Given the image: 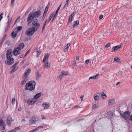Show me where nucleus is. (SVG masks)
<instances>
[{
	"mask_svg": "<svg viewBox=\"0 0 132 132\" xmlns=\"http://www.w3.org/2000/svg\"><path fill=\"white\" fill-rule=\"evenodd\" d=\"M36 84V82L34 81H29V82L26 84V89L30 91L34 90Z\"/></svg>",
	"mask_w": 132,
	"mask_h": 132,
	"instance_id": "nucleus-1",
	"label": "nucleus"
},
{
	"mask_svg": "<svg viewBox=\"0 0 132 132\" xmlns=\"http://www.w3.org/2000/svg\"><path fill=\"white\" fill-rule=\"evenodd\" d=\"M36 31L35 29L32 28H29L25 32L26 34L28 36L32 35L34 33V32Z\"/></svg>",
	"mask_w": 132,
	"mask_h": 132,
	"instance_id": "nucleus-2",
	"label": "nucleus"
},
{
	"mask_svg": "<svg viewBox=\"0 0 132 132\" xmlns=\"http://www.w3.org/2000/svg\"><path fill=\"white\" fill-rule=\"evenodd\" d=\"M32 24L33 26L34 27L32 28L35 29L36 30H37L39 28L40 24L38 22V20L37 19H35L32 22Z\"/></svg>",
	"mask_w": 132,
	"mask_h": 132,
	"instance_id": "nucleus-3",
	"label": "nucleus"
},
{
	"mask_svg": "<svg viewBox=\"0 0 132 132\" xmlns=\"http://www.w3.org/2000/svg\"><path fill=\"white\" fill-rule=\"evenodd\" d=\"M122 116L126 120L130 119L132 122V115L130 116V113L128 111H127L124 113L123 115Z\"/></svg>",
	"mask_w": 132,
	"mask_h": 132,
	"instance_id": "nucleus-4",
	"label": "nucleus"
},
{
	"mask_svg": "<svg viewBox=\"0 0 132 132\" xmlns=\"http://www.w3.org/2000/svg\"><path fill=\"white\" fill-rule=\"evenodd\" d=\"M35 17L33 15V13L30 12L29 15L27 19V21L29 24H30L32 21Z\"/></svg>",
	"mask_w": 132,
	"mask_h": 132,
	"instance_id": "nucleus-5",
	"label": "nucleus"
},
{
	"mask_svg": "<svg viewBox=\"0 0 132 132\" xmlns=\"http://www.w3.org/2000/svg\"><path fill=\"white\" fill-rule=\"evenodd\" d=\"M13 51L11 49L8 50L6 52V57L7 59L12 58Z\"/></svg>",
	"mask_w": 132,
	"mask_h": 132,
	"instance_id": "nucleus-6",
	"label": "nucleus"
},
{
	"mask_svg": "<svg viewBox=\"0 0 132 132\" xmlns=\"http://www.w3.org/2000/svg\"><path fill=\"white\" fill-rule=\"evenodd\" d=\"M7 61L5 62V63L10 65L12 64L14 62V60L13 58L7 59Z\"/></svg>",
	"mask_w": 132,
	"mask_h": 132,
	"instance_id": "nucleus-7",
	"label": "nucleus"
},
{
	"mask_svg": "<svg viewBox=\"0 0 132 132\" xmlns=\"http://www.w3.org/2000/svg\"><path fill=\"white\" fill-rule=\"evenodd\" d=\"M20 50L18 47L15 48L13 51V54L15 56H17L18 55L20 52Z\"/></svg>",
	"mask_w": 132,
	"mask_h": 132,
	"instance_id": "nucleus-8",
	"label": "nucleus"
},
{
	"mask_svg": "<svg viewBox=\"0 0 132 132\" xmlns=\"http://www.w3.org/2000/svg\"><path fill=\"white\" fill-rule=\"evenodd\" d=\"M44 63V68H49L50 67V63L47 61H43Z\"/></svg>",
	"mask_w": 132,
	"mask_h": 132,
	"instance_id": "nucleus-9",
	"label": "nucleus"
},
{
	"mask_svg": "<svg viewBox=\"0 0 132 132\" xmlns=\"http://www.w3.org/2000/svg\"><path fill=\"white\" fill-rule=\"evenodd\" d=\"M121 46H122L120 45L113 47L111 50V52H115L118 49L120 48Z\"/></svg>",
	"mask_w": 132,
	"mask_h": 132,
	"instance_id": "nucleus-10",
	"label": "nucleus"
},
{
	"mask_svg": "<svg viewBox=\"0 0 132 132\" xmlns=\"http://www.w3.org/2000/svg\"><path fill=\"white\" fill-rule=\"evenodd\" d=\"M36 101V100H35V99H29L27 102V103L28 104L32 105L34 104Z\"/></svg>",
	"mask_w": 132,
	"mask_h": 132,
	"instance_id": "nucleus-11",
	"label": "nucleus"
},
{
	"mask_svg": "<svg viewBox=\"0 0 132 132\" xmlns=\"http://www.w3.org/2000/svg\"><path fill=\"white\" fill-rule=\"evenodd\" d=\"M36 120L35 117H33L29 121V123L30 125L35 124H36Z\"/></svg>",
	"mask_w": 132,
	"mask_h": 132,
	"instance_id": "nucleus-12",
	"label": "nucleus"
},
{
	"mask_svg": "<svg viewBox=\"0 0 132 132\" xmlns=\"http://www.w3.org/2000/svg\"><path fill=\"white\" fill-rule=\"evenodd\" d=\"M41 11H40L38 10L36 11L34 13H33V15L35 17V18H38L41 14Z\"/></svg>",
	"mask_w": 132,
	"mask_h": 132,
	"instance_id": "nucleus-13",
	"label": "nucleus"
},
{
	"mask_svg": "<svg viewBox=\"0 0 132 132\" xmlns=\"http://www.w3.org/2000/svg\"><path fill=\"white\" fill-rule=\"evenodd\" d=\"M7 123L9 126H10L11 125V122H12V118L10 116H8L7 118Z\"/></svg>",
	"mask_w": 132,
	"mask_h": 132,
	"instance_id": "nucleus-14",
	"label": "nucleus"
},
{
	"mask_svg": "<svg viewBox=\"0 0 132 132\" xmlns=\"http://www.w3.org/2000/svg\"><path fill=\"white\" fill-rule=\"evenodd\" d=\"M108 102L109 105H112L115 104V101L114 99H112L109 100Z\"/></svg>",
	"mask_w": 132,
	"mask_h": 132,
	"instance_id": "nucleus-15",
	"label": "nucleus"
},
{
	"mask_svg": "<svg viewBox=\"0 0 132 132\" xmlns=\"http://www.w3.org/2000/svg\"><path fill=\"white\" fill-rule=\"evenodd\" d=\"M41 76V74L37 70L36 72V77L37 80H38Z\"/></svg>",
	"mask_w": 132,
	"mask_h": 132,
	"instance_id": "nucleus-16",
	"label": "nucleus"
},
{
	"mask_svg": "<svg viewBox=\"0 0 132 132\" xmlns=\"http://www.w3.org/2000/svg\"><path fill=\"white\" fill-rule=\"evenodd\" d=\"M30 72V69H28L26 70L24 73V77H27L29 75Z\"/></svg>",
	"mask_w": 132,
	"mask_h": 132,
	"instance_id": "nucleus-17",
	"label": "nucleus"
},
{
	"mask_svg": "<svg viewBox=\"0 0 132 132\" xmlns=\"http://www.w3.org/2000/svg\"><path fill=\"white\" fill-rule=\"evenodd\" d=\"M17 32L16 31H13L12 33V37L13 38H15L17 35Z\"/></svg>",
	"mask_w": 132,
	"mask_h": 132,
	"instance_id": "nucleus-18",
	"label": "nucleus"
},
{
	"mask_svg": "<svg viewBox=\"0 0 132 132\" xmlns=\"http://www.w3.org/2000/svg\"><path fill=\"white\" fill-rule=\"evenodd\" d=\"M79 23V21L78 20H77L74 22L72 28H74L75 27L77 26Z\"/></svg>",
	"mask_w": 132,
	"mask_h": 132,
	"instance_id": "nucleus-19",
	"label": "nucleus"
},
{
	"mask_svg": "<svg viewBox=\"0 0 132 132\" xmlns=\"http://www.w3.org/2000/svg\"><path fill=\"white\" fill-rule=\"evenodd\" d=\"M27 79V77H23V79L21 82V84L22 85H23L26 83Z\"/></svg>",
	"mask_w": 132,
	"mask_h": 132,
	"instance_id": "nucleus-20",
	"label": "nucleus"
},
{
	"mask_svg": "<svg viewBox=\"0 0 132 132\" xmlns=\"http://www.w3.org/2000/svg\"><path fill=\"white\" fill-rule=\"evenodd\" d=\"M49 54H45L43 61H47V60L49 57Z\"/></svg>",
	"mask_w": 132,
	"mask_h": 132,
	"instance_id": "nucleus-21",
	"label": "nucleus"
},
{
	"mask_svg": "<svg viewBox=\"0 0 132 132\" xmlns=\"http://www.w3.org/2000/svg\"><path fill=\"white\" fill-rule=\"evenodd\" d=\"M42 105L45 109H47L49 106L48 104L46 103H43L42 104Z\"/></svg>",
	"mask_w": 132,
	"mask_h": 132,
	"instance_id": "nucleus-22",
	"label": "nucleus"
},
{
	"mask_svg": "<svg viewBox=\"0 0 132 132\" xmlns=\"http://www.w3.org/2000/svg\"><path fill=\"white\" fill-rule=\"evenodd\" d=\"M99 75V74H97L95 76L93 77H90L89 78V80L93 79H97L98 76Z\"/></svg>",
	"mask_w": 132,
	"mask_h": 132,
	"instance_id": "nucleus-23",
	"label": "nucleus"
},
{
	"mask_svg": "<svg viewBox=\"0 0 132 132\" xmlns=\"http://www.w3.org/2000/svg\"><path fill=\"white\" fill-rule=\"evenodd\" d=\"M94 100L95 101H98L100 99L99 96L96 94H95L94 95Z\"/></svg>",
	"mask_w": 132,
	"mask_h": 132,
	"instance_id": "nucleus-24",
	"label": "nucleus"
},
{
	"mask_svg": "<svg viewBox=\"0 0 132 132\" xmlns=\"http://www.w3.org/2000/svg\"><path fill=\"white\" fill-rule=\"evenodd\" d=\"M101 96L103 99H105L106 97V95L103 92H102L101 93Z\"/></svg>",
	"mask_w": 132,
	"mask_h": 132,
	"instance_id": "nucleus-25",
	"label": "nucleus"
},
{
	"mask_svg": "<svg viewBox=\"0 0 132 132\" xmlns=\"http://www.w3.org/2000/svg\"><path fill=\"white\" fill-rule=\"evenodd\" d=\"M24 46V45L23 44L21 43L18 46L16 47H18V48H19V49L21 50V49L23 48Z\"/></svg>",
	"mask_w": 132,
	"mask_h": 132,
	"instance_id": "nucleus-26",
	"label": "nucleus"
},
{
	"mask_svg": "<svg viewBox=\"0 0 132 132\" xmlns=\"http://www.w3.org/2000/svg\"><path fill=\"white\" fill-rule=\"evenodd\" d=\"M41 95V93H40L37 94L34 97V98L35 100H37V99L39 98Z\"/></svg>",
	"mask_w": 132,
	"mask_h": 132,
	"instance_id": "nucleus-27",
	"label": "nucleus"
},
{
	"mask_svg": "<svg viewBox=\"0 0 132 132\" xmlns=\"http://www.w3.org/2000/svg\"><path fill=\"white\" fill-rule=\"evenodd\" d=\"M74 16H72V14H71L69 17L68 23H69L70 22H71L72 20V17Z\"/></svg>",
	"mask_w": 132,
	"mask_h": 132,
	"instance_id": "nucleus-28",
	"label": "nucleus"
},
{
	"mask_svg": "<svg viewBox=\"0 0 132 132\" xmlns=\"http://www.w3.org/2000/svg\"><path fill=\"white\" fill-rule=\"evenodd\" d=\"M0 126L2 127L5 126L4 122L3 120L2 119L0 120Z\"/></svg>",
	"mask_w": 132,
	"mask_h": 132,
	"instance_id": "nucleus-29",
	"label": "nucleus"
},
{
	"mask_svg": "<svg viewBox=\"0 0 132 132\" xmlns=\"http://www.w3.org/2000/svg\"><path fill=\"white\" fill-rule=\"evenodd\" d=\"M61 73L63 76H66L68 74V73L67 72H65L64 71H62Z\"/></svg>",
	"mask_w": 132,
	"mask_h": 132,
	"instance_id": "nucleus-30",
	"label": "nucleus"
},
{
	"mask_svg": "<svg viewBox=\"0 0 132 132\" xmlns=\"http://www.w3.org/2000/svg\"><path fill=\"white\" fill-rule=\"evenodd\" d=\"M12 68L13 69L11 72H14L16 70L18 69V67L16 66H15L14 67H13V65L12 67Z\"/></svg>",
	"mask_w": 132,
	"mask_h": 132,
	"instance_id": "nucleus-31",
	"label": "nucleus"
},
{
	"mask_svg": "<svg viewBox=\"0 0 132 132\" xmlns=\"http://www.w3.org/2000/svg\"><path fill=\"white\" fill-rule=\"evenodd\" d=\"M8 19V23H10L12 20V18L9 16V15H8L7 17Z\"/></svg>",
	"mask_w": 132,
	"mask_h": 132,
	"instance_id": "nucleus-32",
	"label": "nucleus"
},
{
	"mask_svg": "<svg viewBox=\"0 0 132 132\" xmlns=\"http://www.w3.org/2000/svg\"><path fill=\"white\" fill-rule=\"evenodd\" d=\"M22 29V27L21 26H19L16 27V29L17 31H20Z\"/></svg>",
	"mask_w": 132,
	"mask_h": 132,
	"instance_id": "nucleus-33",
	"label": "nucleus"
},
{
	"mask_svg": "<svg viewBox=\"0 0 132 132\" xmlns=\"http://www.w3.org/2000/svg\"><path fill=\"white\" fill-rule=\"evenodd\" d=\"M120 59L119 58L116 57L114 58V61H116V62H119Z\"/></svg>",
	"mask_w": 132,
	"mask_h": 132,
	"instance_id": "nucleus-34",
	"label": "nucleus"
},
{
	"mask_svg": "<svg viewBox=\"0 0 132 132\" xmlns=\"http://www.w3.org/2000/svg\"><path fill=\"white\" fill-rule=\"evenodd\" d=\"M63 75L62 74H60L57 77V79L58 80H60L62 78Z\"/></svg>",
	"mask_w": 132,
	"mask_h": 132,
	"instance_id": "nucleus-35",
	"label": "nucleus"
},
{
	"mask_svg": "<svg viewBox=\"0 0 132 132\" xmlns=\"http://www.w3.org/2000/svg\"><path fill=\"white\" fill-rule=\"evenodd\" d=\"M97 104H95L93 105L92 109H94L97 108Z\"/></svg>",
	"mask_w": 132,
	"mask_h": 132,
	"instance_id": "nucleus-36",
	"label": "nucleus"
},
{
	"mask_svg": "<svg viewBox=\"0 0 132 132\" xmlns=\"http://www.w3.org/2000/svg\"><path fill=\"white\" fill-rule=\"evenodd\" d=\"M15 100L14 98H13L12 99V103L13 104H14L15 103Z\"/></svg>",
	"mask_w": 132,
	"mask_h": 132,
	"instance_id": "nucleus-37",
	"label": "nucleus"
},
{
	"mask_svg": "<svg viewBox=\"0 0 132 132\" xmlns=\"http://www.w3.org/2000/svg\"><path fill=\"white\" fill-rule=\"evenodd\" d=\"M10 23H8V22H7V27H6V29H8L10 28Z\"/></svg>",
	"mask_w": 132,
	"mask_h": 132,
	"instance_id": "nucleus-38",
	"label": "nucleus"
},
{
	"mask_svg": "<svg viewBox=\"0 0 132 132\" xmlns=\"http://www.w3.org/2000/svg\"><path fill=\"white\" fill-rule=\"evenodd\" d=\"M46 21L43 27V28H42V32H43V31H44V29L45 27V26L46 25Z\"/></svg>",
	"mask_w": 132,
	"mask_h": 132,
	"instance_id": "nucleus-39",
	"label": "nucleus"
},
{
	"mask_svg": "<svg viewBox=\"0 0 132 132\" xmlns=\"http://www.w3.org/2000/svg\"><path fill=\"white\" fill-rule=\"evenodd\" d=\"M37 131V129H35L31 130L30 132H36Z\"/></svg>",
	"mask_w": 132,
	"mask_h": 132,
	"instance_id": "nucleus-40",
	"label": "nucleus"
},
{
	"mask_svg": "<svg viewBox=\"0 0 132 132\" xmlns=\"http://www.w3.org/2000/svg\"><path fill=\"white\" fill-rule=\"evenodd\" d=\"M68 1H66V3L65 4V5L64 7H67L68 6Z\"/></svg>",
	"mask_w": 132,
	"mask_h": 132,
	"instance_id": "nucleus-41",
	"label": "nucleus"
},
{
	"mask_svg": "<svg viewBox=\"0 0 132 132\" xmlns=\"http://www.w3.org/2000/svg\"><path fill=\"white\" fill-rule=\"evenodd\" d=\"M110 45V43H108L106 44V45L105 47L106 48H108L109 47Z\"/></svg>",
	"mask_w": 132,
	"mask_h": 132,
	"instance_id": "nucleus-42",
	"label": "nucleus"
},
{
	"mask_svg": "<svg viewBox=\"0 0 132 132\" xmlns=\"http://www.w3.org/2000/svg\"><path fill=\"white\" fill-rule=\"evenodd\" d=\"M2 132H5L4 131V130H5V126H4L3 127H2Z\"/></svg>",
	"mask_w": 132,
	"mask_h": 132,
	"instance_id": "nucleus-43",
	"label": "nucleus"
},
{
	"mask_svg": "<svg viewBox=\"0 0 132 132\" xmlns=\"http://www.w3.org/2000/svg\"><path fill=\"white\" fill-rule=\"evenodd\" d=\"M48 10V8L47 7V6H46V8L45 9L44 13H47V12Z\"/></svg>",
	"mask_w": 132,
	"mask_h": 132,
	"instance_id": "nucleus-44",
	"label": "nucleus"
},
{
	"mask_svg": "<svg viewBox=\"0 0 132 132\" xmlns=\"http://www.w3.org/2000/svg\"><path fill=\"white\" fill-rule=\"evenodd\" d=\"M89 62H90V61H89L88 60H87L86 61L85 63L86 64H88Z\"/></svg>",
	"mask_w": 132,
	"mask_h": 132,
	"instance_id": "nucleus-45",
	"label": "nucleus"
},
{
	"mask_svg": "<svg viewBox=\"0 0 132 132\" xmlns=\"http://www.w3.org/2000/svg\"><path fill=\"white\" fill-rule=\"evenodd\" d=\"M43 126H40L39 127H38L37 128H36V129H37V131L38 129H41L43 128Z\"/></svg>",
	"mask_w": 132,
	"mask_h": 132,
	"instance_id": "nucleus-46",
	"label": "nucleus"
},
{
	"mask_svg": "<svg viewBox=\"0 0 132 132\" xmlns=\"http://www.w3.org/2000/svg\"><path fill=\"white\" fill-rule=\"evenodd\" d=\"M30 51V50H29L24 55V57H25L27 55V54L28 53H29V52Z\"/></svg>",
	"mask_w": 132,
	"mask_h": 132,
	"instance_id": "nucleus-47",
	"label": "nucleus"
},
{
	"mask_svg": "<svg viewBox=\"0 0 132 132\" xmlns=\"http://www.w3.org/2000/svg\"><path fill=\"white\" fill-rule=\"evenodd\" d=\"M53 16V14H51L49 17V19H50V20H51Z\"/></svg>",
	"mask_w": 132,
	"mask_h": 132,
	"instance_id": "nucleus-48",
	"label": "nucleus"
},
{
	"mask_svg": "<svg viewBox=\"0 0 132 132\" xmlns=\"http://www.w3.org/2000/svg\"><path fill=\"white\" fill-rule=\"evenodd\" d=\"M60 8H61V7L60 6H59L58 8H57V10L56 11V13H58Z\"/></svg>",
	"mask_w": 132,
	"mask_h": 132,
	"instance_id": "nucleus-49",
	"label": "nucleus"
},
{
	"mask_svg": "<svg viewBox=\"0 0 132 132\" xmlns=\"http://www.w3.org/2000/svg\"><path fill=\"white\" fill-rule=\"evenodd\" d=\"M103 16L102 15H100L99 17L100 19H102L103 18Z\"/></svg>",
	"mask_w": 132,
	"mask_h": 132,
	"instance_id": "nucleus-50",
	"label": "nucleus"
},
{
	"mask_svg": "<svg viewBox=\"0 0 132 132\" xmlns=\"http://www.w3.org/2000/svg\"><path fill=\"white\" fill-rule=\"evenodd\" d=\"M57 13H56H56H55V14L54 15V16H53V17H54L55 18L56 17L57 15Z\"/></svg>",
	"mask_w": 132,
	"mask_h": 132,
	"instance_id": "nucleus-51",
	"label": "nucleus"
},
{
	"mask_svg": "<svg viewBox=\"0 0 132 132\" xmlns=\"http://www.w3.org/2000/svg\"><path fill=\"white\" fill-rule=\"evenodd\" d=\"M19 63V62H16L15 64H14L13 65V67H14L15 66H16L17 65H18V64Z\"/></svg>",
	"mask_w": 132,
	"mask_h": 132,
	"instance_id": "nucleus-52",
	"label": "nucleus"
},
{
	"mask_svg": "<svg viewBox=\"0 0 132 132\" xmlns=\"http://www.w3.org/2000/svg\"><path fill=\"white\" fill-rule=\"evenodd\" d=\"M46 13H44V14H43V18L44 19L46 15Z\"/></svg>",
	"mask_w": 132,
	"mask_h": 132,
	"instance_id": "nucleus-53",
	"label": "nucleus"
},
{
	"mask_svg": "<svg viewBox=\"0 0 132 132\" xmlns=\"http://www.w3.org/2000/svg\"><path fill=\"white\" fill-rule=\"evenodd\" d=\"M4 14V13L3 12H2L1 13V14L0 15V18H1V17L3 18V16H2Z\"/></svg>",
	"mask_w": 132,
	"mask_h": 132,
	"instance_id": "nucleus-54",
	"label": "nucleus"
},
{
	"mask_svg": "<svg viewBox=\"0 0 132 132\" xmlns=\"http://www.w3.org/2000/svg\"><path fill=\"white\" fill-rule=\"evenodd\" d=\"M83 97H84V96L83 95H81L80 97V99H81V101H82V99H83Z\"/></svg>",
	"mask_w": 132,
	"mask_h": 132,
	"instance_id": "nucleus-55",
	"label": "nucleus"
},
{
	"mask_svg": "<svg viewBox=\"0 0 132 132\" xmlns=\"http://www.w3.org/2000/svg\"><path fill=\"white\" fill-rule=\"evenodd\" d=\"M68 48H66L64 50V52H66L68 50Z\"/></svg>",
	"mask_w": 132,
	"mask_h": 132,
	"instance_id": "nucleus-56",
	"label": "nucleus"
},
{
	"mask_svg": "<svg viewBox=\"0 0 132 132\" xmlns=\"http://www.w3.org/2000/svg\"><path fill=\"white\" fill-rule=\"evenodd\" d=\"M40 52L39 51H38L37 54V56L39 55H40Z\"/></svg>",
	"mask_w": 132,
	"mask_h": 132,
	"instance_id": "nucleus-57",
	"label": "nucleus"
},
{
	"mask_svg": "<svg viewBox=\"0 0 132 132\" xmlns=\"http://www.w3.org/2000/svg\"><path fill=\"white\" fill-rule=\"evenodd\" d=\"M70 44L69 43L67 45V47L66 48H68L69 49V47L70 46Z\"/></svg>",
	"mask_w": 132,
	"mask_h": 132,
	"instance_id": "nucleus-58",
	"label": "nucleus"
},
{
	"mask_svg": "<svg viewBox=\"0 0 132 132\" xmlns=\"http://www.w3.org/2000/svg\"><path fill=\"white\" fill-rule=\"evenodd\" d=\"M51 20H50V19H49L48 20H46V23H49L50 21Z\"/></svg>",
	"mask_w": 132,
	"mask_h": 132,
	"instance_id": "nucleus-59",
	"label": "nucleus"
},
{
	"mask_svg": "<svg viewBox=\"0 0 132 132\" xmlns=\"http://www.w3.org/2000/svg\"><path fill=\"white\" fill-rule=\"evenodd\" d=\"M55 19V18L54 17H53L52 19V20L51 21V22H53L54 20Z\"/></svg>",
	"mask_w": 132,
	"mask_h": 132,
	"instance_id": "nucleus-60",
	"label": "nucleus"
},
{
	"mask_svg": "<svg viewBox=\"0 0 132 132\" xmlns=\"http://www.w3.org/2000/svg\"><path fill=\"white\" fill-rule=\"evenodd\" d=\"M79 59V56H77L76 57V59L77 60H78Z\"/></svg>",
	"mask_w": 132,
	"mask_h": 132,
	"instance_id": "nucleus-61",
	"label": "nucleus"
},
{
	"mask_svg": "<svg viewBox=\"0 0 132 132\" xmlns=\"http://www.w3.org/2000/svg\"><path fill=\"white\" fill-rule=\"evenodd\" d=\"M22 109V108H19V109H18V110H19V111H21V110Z\"/></svg>",
	"mask_w": 132,
	"mask_h": 132,
	"instance_id": "nucleus-62",
	"label": "nucleus"
},
{
	"mask_svg": "<svg viewBox=\"0 0 132 132\" xmlns=\"http://www.w3.org/2000/svg\"><path fill=\"white\" fill-rule=\"evenodd\" d=\"M14 1H15V0H12V1H11V3H13L14 2Z\"/></svg>",
	"mask_w": 132,
	"mask_h": 132,
	"instance_id": "nucleus-63",
	"label": "nucleus"
},
{
	"mask_svg": "<svg viewBox=\"0 0 132 132\" xmlns=\"http://www.w3.org/2000/svg\"><path fill=\"white\" fill-rule=\"evenodd\" d=\"M42 119H44L45 118L44 116L43 115L42 116Z\"/></svg>",
	"mask_w": 132,
	"mask_h": 132,
	"instance_id": "nucleus-64",
	"label": "nucleus"
}]
</instances>
